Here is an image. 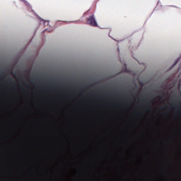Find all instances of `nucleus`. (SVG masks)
<instances>
[{"instance_id":"f257e3e1","label":"nucleus","mask_w":181,"mask_h":181,"mask_svg":"<svg viewBox=\"0 0 181 181\" xmlns=\"http://www.w3.org/2000/svg\"><path fill=\"white\" fill-rule=\"evenodd\" d=\"M86 22L88 25H90V26H97V21H95V18H94V15L89 16L86 18Z\"/></svg>"},{"instance_id":"f03ea898","label":"nucleus","mask_w":181,"mask_h":181,"mask_svg":"<svg viewBox=\"0 0 181 181\" xmlns=\"http://www.w3.org/2000/svg\"><path fill=\"white\" fill-rule=\"evenodd\" d=\"M25 86H28V83L26 82H24Z\"/></svg>"},{"instance_id":"7ed1b4c3","label":"nucleus","mask_w":181,"mask_h":181,"mask_svg":"<svg viewBox=\"0 0 181 181\" xmlns=\"http://www.w3.org/2000/svg\"><path fill=\"white\" fill-rule=\"evenodd\" d=\"M11 81L12 83H14V82H13V80H12V79H11Z\"/></svg>"}]
</instances>
